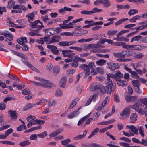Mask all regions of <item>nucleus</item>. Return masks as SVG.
Wrapping results in <instances>:
<instances>
[{
    "mask_svg": "<svg viewBox=\"0 0 147 147\" xmlns=\"http://www.w3.org/2000/svg\"><path fill=\"white\" fill-rule=\"evenodd\" d=\"M94 67V63L91 62L89 63L88 66L85 64H83L80 65L79 67L84 70V72L85 73V77L86 78L90 74L89 68L92 69Z\"/></svg>",
    "mask_w": 147,
    "mask_h": 147,
    "instance_id": "1",
    "label": "nucleus"
},
{
    "mask_svg": "<svg viewBox=\"0 0 147 147\" xmlns=\"http://www.w3.org/2000/svg\"><path fill=\"white\" fill-rule=\"evenodd\" d=\"M132 52L128 51H124L120 53H114V56L117 58H125L129 57L132 55Z\"/></svg>",
    "mask_w": 147,
    "mask_h": 147,
    "instance_id": "2",
    "label": "nucleus"
},
{
    "mask_svg": "<svg viewBox=\"0 0 147 147\" xmlns=\"http://www.w3.org/2000/svg\"><path fill=\"white\" fill-rule=\"evenodd\" d=\"M102 10L95 7L91 11L84 10L81 12V13L82 15H92L94 13L102 12Z\"/></svg>",
    "mask_w": 147,
    "mask_h": 147,
    "instance_id": "3",
    "label": "nucleus"
},
{
    "mask_svg": "<svg viewBox=\"0 0 147 147\" xmlns=\"http://www.w3.org/2000/svg\"><path fill=\"white\" fill-rule=\"evenodd\" d=\"M39 80L41 82V86L50 88L51 87L55 86V85L50 81L44 80L41 78H40Z\"/></svg>",
    "mask_w": 147,
    "mask_h": 147,
    "instance_id": "4",
    "label": "nucleus"
},
{
    "mask_svg": "<svg viewBox=\"0 0 147 147\" xmlns=\"http://www.w3.org/2000/svg\"><path fill=\"white\" fill-rule=\"evenodd\" d=\"M107 86H106V92L108 94H110L113 91L115 88V83H108L106 84Z\"/></svg>",
    "mask_w": 147,
    "mask_h": 147,
    "instance_id": "5",
    "label": "nucleus"
},
{
    "mask_svg": "<svg viewBox=\"0 0 147 147\" xmlns=\"http://www.w3.org/2000/svg\"><path fill=\"white\" fill-rule=\"evenodd\" d=\"M124 68L129 73H130L131 76L132 78L136 79H139L140 78V77L136 71H132L130 68L126 66H124Z\"/></svg>",
    "mask_w": 147,
    "mask_h": 147,
    "instance_id": "6",
    "label": "nucleus"
},
{
    "mask_svg": "<svg viewBox=\"0 0 147 147\" xmlns=\"http://www.w3.org/2000/svg\"><path fill=\"white\" fill-rule=\"evenodd\" d=\"M62 54L65 57H68L69 58H71L75 55V53L73 52V51L70 50H64L62 51Z\"/></svg>",
    "mask_w": 147,
    "mask_h": 147,
    "instance_id": "7",
    "label": "nucleus"
},
{
    "mask_svg": "<svg viewBox=\"0 0 147 147\" xmlns=\"http://www.w3.org/2000/svg\"><path fill=\"white\" fill-rule=\"evenodd\" d=\"M127 47L128 48V49H131V50H141L142 49H144L146 48V46H142L139 45H129L127 46Z\"/></svg>",
    "mask_w": 147,
    "mask_h": 147,
    "instance_id": "8",
    "label": "nucleus"
},
{
    "mask_svg": "<svg viewBox=\"0 0 147 147\" xmlns=\"http://www.w3.org/2000/svg\"><path fill=\"white\" fill-rule=\"evenodd\" d=\"M31 27L33 28H43L44 26L43 25L42 22L40 21L39 20H35L33 22L31 23Z\"/></svg>",
    "mask_w": 147,
    "mask_h": 147,
    "instance_id": "9",
    "label": "nucleus"
},
{
    "mask_svg": "<svg viewBox=\"0 0 147 147\" xmlns=\"http://www.w3.org/2000/svg\"><path fill=\"white\" fill-rule=\"evenodd\" d=\"M76 41H65L59 42L58 44L62 46H69L76 43Z\"/></svg>",
    "mask_w": 147,
    "mask_h": 147,
    "instance_id": "10",
    "label": "nucleus"
},
{
    "mask_svg": "<svg viewBox=\"0 0 147 147\" xmlns=\"http://www.w3.org/2000/svg\"><path fill=\"white\" fill-rule=\"evenodd\" d=\"M107 64L109 68L111 69L112 71L118 69L119 67V64L117 63H113L109 62L107 63Z\"/></svg>",
    "mask_w": 147,
    "mask_h": 147,
    "instance_id": "11",
    "label": "nucleus"
},
{
    "mask_svg": "<svg viewBox=\"0 0 147 147\" xmlns=\"http://www.w3.org/2000/svg\"><path fill=\"white\" fill-rule=\"evenodd\" d=\"M53 28H50L47 29H44L43 31L45 32L46 35L50 36L55 35L56 33L54 32Z\"/></svg>",
    "mask_w": 147,
    "mask_h": 147,
    "instance_id": "12",
    "label": "nucleus"
},
{
    "mask_svg": "<svg viewBox=\"0 0 147 147\" xmlns=\"http://www.w3.org/2000/svg\"><path fill=\"white\" fill-rule=\"evenodd\" d=\"M22 61L23 62V63L26 65V66H27L28 67L32 70H33L36 72H39L38 70L34 67L28 61H24L23 60H22Z\"/></svg>",
    "mask_w": 147,
    "mask_h": 147,
    "instance_id": "13",
    "label": "nucleus"
},
{
    "mask_svg": "<svg viewBox=\"0 0 147 147\" xmlns=\"http://www.w3.org/2000/svg\"><path fill=\"white\" fill-rule=\"evenodd\" d=\"M142 107V104L140 103L135 104L133 105V108L134 109L135 111L139 113H141L142 110L141 108Z\"/></svg>",
    "mask_w": 147,
    "mask_h": 147,
    "instance_id": "14",
    "label": "nucleus"
},
{
    "mask_svg": "<svg viewBox=\"0 0 147 147\" xmlns=\"http://www.w3.org/2000/svg\"><path fill=\"white\" fill-rule=\"evenodd\" d=\"M63 128H59L58 129L52 132L49 134V135L51 137H55L63 131Z\"/></svg>",
    "mask_w": 147,
    "mask_h": 147,
    "instance_id": "15",
    "label": "nucleus"
},
{
    "mask_svg": "<svg viewBox=\"0 0 147 147\" xmlns=\"http://www.w3.org/2000/svg\"><path fill=\"white\" fill-rule=\"evenodd\" d=\"M14 9H21L24 11H26L28 9L24 5L21 4L16 5L13 7Z\"/></svg>",
    "mask_w": 147,
    "mask_h": 147,
    "instance_id": "16",
    "label": "nucleus"
},
{
    "mask_svg": "<svg viewBox=\"0 0 147 147\" xmlns=\"http://www.w3.org/2000/svg\"><path fill=\"white\" fill-rule=\"evenodd\" d=\"M47 47L49 49H51V51L53 53L56 55H57L59 52L58 50L56 49L57 48L56 46L48 45L47 46Z\"/></svg>",
    "mask_w": 147,
    "mask_h": 147,
    "instance_id": "17",
    "label": "nucleus"
},
{
    "mask_svg": "<svg viewBox=\"0 0 147 147\" xmlns=\"http://www.w3.org/2000/svg\"><path fill=\"white\" fill-rule=\"evenodd\" d=\"M125 98L127 101L132 102L136 100L137 97L136 96H131L130 95H127Z\"/></svg>",
    "mask_w": 147,
    "mask_h": 147,
    "instance_id": "18",
    "label": "nucleus"
},
{
    "mask_svg": "<svg viewBox=\"0 0 147 147\" xmlns=\"http://www.w3.org/2000/svg\"><path fill=\"white\" fill-rule=\"evenodd\" d=\"M67 78L66 77H63L61 79L59 83V85L62 88H64L66 82Z\"/></svg>",
    "mask_w": 147,
    "mask_h": 147,
    "instance_id": "19",
    "label": "nucleus"
},
{
    "mask_svg": "<svg viewBox=\"0 0 147 147\" xmlns=\"http://www.w3.org/2000/svg\"><path fill=\"white\" fill-rule=\"evenodd\" d=\"M137 116L136 114L134 113H132L130 116V121L132 123H135L137 120Z\"/></svg>",
    "mask_w": 147,
    "mask_h": 147,
    "instance_id": "20",
    "label": "nucleus"
},
{
    "mask_svg": "<svg viewBox=\"0 0 147 147\" xmlns=\"http://www.w3.org/2000/svg\"><path fill=\"white\" fill-rule=\"evenodd\" d=\"M115 80L116 81L118 80L121 79V78L123 77V75L121 74L120 72L119 71H117L116 73H115Z\"/></svg>",
    "mask_w": 147,
    "mask_h": 147,
    "instance_id": "21",
    "label": "nucleus"
},
{
    "mask_svg": "<svg viewBox=\"0 0 147 147\" xmlns=\"http://www.w3.org/2000/svg\"><path fill=\"white\" fill-rule=\"evenodd\" d=\"M16 111H13L11 110H10L8 111V113L10 115V117L11 118L13 119H16L17 118V116L16 115Z\"/></svg>",
    "mask_w": 147,
    "mask_h": 147,
    "instance_id": "22",
    "label": "nucleus"
},
{
    "mask_svg": "<svg viewBox=\"0 0 147 147\" xmlns=\"http://www.w3.org/2000/svg\"><path fill=\"white\" fill-rule=\"evenodd\" d=\"M61 39V36L59 35H55L51 38L52 42L53 43L58 42Z\"/></svg>",
    "mask_w": 147,
    "mask_h": 147,
    "instance_id": "23",
    "label": "nucleus"
},
{
    "mask_svg": "<svg viewBox=\"0 0 147 147\" xmlns=\"http://www.w3.org/2000/svg\"><path fill=\"white\" fill-rule=\"evenodd\" d=\"M115 121V119H112L111 120H109L107 121H105L101 122L99 123L98 124V125H106L107 124H109L111 123L114 122Z\"/></svg>",
    "mask_w": 147,
    "mask_h": 147,
    "instance_id": "24",
    "label": "nucleus"
},
{
    "mask_svg": "<svg viewBox=\"0 0 147 147\" xmlns=\"http://www.w3.org/2000/svg\"><path fill=\"white\" fill-rule=\"evenodd\" d=\"M102 86V84H96L92 87H91L90 88V90L92 91L97 90L98 89H100L101 86Z\"/></svg>",
    "mask_w": 147,
    "mask_h": 147,
    "instance_id": "25",
    "label": "nucleus"
},
{
    "mask_svg": "<svg viewBox=\"0 0 147 147\" xmlns=\"http://www.w3.org/2000/svg\"><path fill=\"white\" fill-rule=\"evenodd\" d=\"M78 115V113L77 111H74L68 115L67 117L70 119H72L77 116Z\"/></svg>",
    "mask_w": 147,
    "mask_h": 147,
    "instance_id": "26",
    "label": "nucleus"
},
{
    "mask_svg": "<svg viewBox=\"0 0 147 147\" xmlns=\"http://www.w3.org/2000/svg\"><path fill=\"white\" fill-rule=\"evenodd\" d=\"M79 100L78 98H76L71 103L70 107L68 109V111L69 109H71L74 107L76 104L77 101Z\"/></svg>",
    "mask_w": 147,
    "mask_h": 147,
    "instance_id": "27",
    "label": "nucleus"
},
{
    "mask_svg": "<svg viewBox=\"0 0 147 147\" xmlns=\"http://www.w3.org/2000/svg\"><path fill=\"white\" fill-rule=\"evenodd\" d=\"M132 83L134 88L140 87L141 85L139 81L137 80H133L132 81Z\"/></svg>",
    "mask_w": 147,
    "mask_h": 147,
    "instance_id": "28",
    "label": "nucleus"
},
{
    "mask_svg": "<svg viewBox=\"0 0 147 147\" xmlns=\"http://www.w3.org/2000/svg\"><path fill=\"white\" fill-rule=\"evenodd\" d=\"M117 81V84L119 86L123 87L126 86L127 84V83L125 81H123L120 79Z\"/></svg>",
    "mask_w": 147,
    "mask_h": 147,
    "instance_id": "29",
    "label": "nucleus"
},
{
    "mask_svg": "<svg viewBox=\"0 0 147 147\" xmlns=\"http://www.w3.org/2000/svg\"><path fill=\"white\" fill-rule=\"evenodd\" d=\"M102 4L104 5V7L105 8H107L111 6V4L110 3V1L109 0H102Z\"/></svg>",
    "mask_w": 147,
    "mask_h": 147,
    "instance_id": "30",
    "label": "nucleus"
},
{
    "mask_svg": "<svg viewBox=\"0 0 147 147\" xmlns=\"http://www.w3.org/2000/svg\"><path fill=\"white\" fill-rule=\"evenodd\" d=\"M37 13V11H33L30 14L29 13L27 15L26 17L29 18L31 20H32L34 17H35V15Z\"/></svg>",
    "mask_w": 147,
    "mask_h": 147,
    "instance_id": "31",
    "label": "nucleus"
},
{
    "mask_svg": "<svg viewBox=\"0 0 147 147\" xmlns=\"http://www.w3.org/2000/svg\"><path fill=\"white\" fill-rule=\"evenodd\" d=\"M35 105V104H30L28 103V104L27 105H26L25 107L23 109V110L24 111H25L29 109H30L32 108Z\"/></svg>",
    "mask_w": 147,
    "mask_h": 147,
    "instance_id": "32",
    "label": "nucleus"
},
{
    "mask_svg": "<svg viewBox=\"0 0 147 147\" xmlns=\"http://www.w3.org/2000/svg\"><path fill=\"white\" fill-rule=\"evenodd\" d=\"M141 16L136 15L129 20V21L131 23L135 22L137 20L139 19Z\"/></svg>",
    "mask_w": 147,
    "mask_h": 147,
    "instance_id": "33",
    "label": "nucleus"
},
{
    "mask_svg": "<svg viewBox=\"0 0 147 147\" xmlns=\"http://www.w3.org/2000/svg\"><path fill=\"white\" fill-rule=\"evenodd\" d=\"M31 142L28 140H25L20 142L19 144L21 146H24L26 145H29Z\"/></svg>",
    "mask_w": 147,
    "mask_h": 147,
    "instance_id": "34",
    "label": "nucleus"
},
{
    "mask_svg": "<svg viewBox=\"0 0 147 147\" xmlns=\"http://www.w3.org/2000/svg\"><path fill=\"white\" fill-rule=\"evenodd\" d=\"M107 61L103 59H100L96 62V63L99 66H102L106 63Z\"/></svg>",
    "mask_w": 147,
    "mask_h": 147,
    "instance_id": "35",
    "label": "nucleus"
},
{
    "mask_svg": "<svg viewBox=\"0 0 147 147\" xmlns=\"http://www.w3.org/2000/svg\"><path fill=\"white\" fill-rule=\"evenodd\" d=\"M15 2L14 1H9L8 2V4L7 5V7L9 9L13 7L15 5Z\"/></svg>",
    "mask_w": 147,
    "mask_h": 147,
    "instance_id": "36",
    "label": "nucleus"
},
{
    "mask_svg": "<svg viewBox=\"0 0 147 147\" xmlns=\"http://www.w3.org/2000/svg\"><path fill=\"white\" fill-rule=\"evenodd\" d=\"M71 65L72 67L75 68L77 67L78 66V63L76 59H75V58L73 61H72Z\"/></svg>",
    "mask_w": 147,
    "mask_h": 147,
    "instance_id": "37",
    "label": "nucleus"
},
{
    "mask_svg": "<svg viewBox=\"0 0 147 147\" xmlns=\"http://www.w3.org/2000/svg\"><path fill=\"white\" fill-rule=\"evenodd\" d=\"M13 131V129L11 128H10L8 129L5 133L4 135L5 138V139L7 136L9 135L10 134L12 133Z\"/></svg>",
    "mask_w": 147,
    "mask_h": 147,
    "instance_id": "38",
    "label": "nucleus"
},
{
    "mask_svg": "<svg viewBox=\"0 0 147 147\" xmlns=\"http://www.w3.org/2000/svg\"><path fill=\"white\" fill-rule=\"evenodd\" d=\"M142 38V36L140 35L135 36L131 38V42H132L134 41H135L139 42V40L141 39Z\"/></svg>",
    "mask_w": 147,
    "mask_h": 147,
    "instance_id": "39",
    "label": "nucleus"
},
{
    "mask_svg": "<svg viewBox=\"0 0 147 147\" xmlns=\"http://www.w3.org/2000/svg\"><path fill=\"white\" fill-rule=\"evenodd\" d=\"M146 28H147V24L144 25L140 26L136 28V31H135L136 33L138 32V30H142Z\"/></svg>",
    "mask_w": 147,
    "mask_h": 147,
    "instance_id": "40",
    "label": "nucleus"
},
{
    "mask_svg": "<svg viewBox=\"0 0 147 147\" xmlns=\"http://www.w3.org/2000/svg\"><path fill=\"white\" fill-rule=\"evenodd\" d=\"M128 20V19L127 18H123L122 19L119 21H118L117 22L115 23V24L116 26L118 25H119L120 24H121L123 22L127 21Z\"/></svg>",
    "mask_w": 147,
    "mask_h": 147,
    "instance_id": "41",
    "label": "nucleus"
},
{
    "mask_svg": "<svg viewBox=\"0 0 147 147\" xmlns=\"http://www.w3.org/2000/svg\"><path fill=\"white\" fill-rule=\"evenodd\" d=\"M7 76L14 80L18 81H20L19 79L18 78H16V76L14 75H11L9 73H8V75H7Z\"/></svg>",
    "mask_w": 147,
    "mask_h": 147,
    "instance_id": "42",
    "label": "nucleus"
},
{
    "mask_svg": "<svg viewBox=\"0 0 147 147\" xmlns=\"http://www.w3.org/2000/svg\"><path fill=\"white\" fill-rule=\"evenodd\" d=\"M138 13V11L134 9H131L130 10L128 13V15L131 16Z\"/></svg>",
    "mask_w": 147,
    "mask_h": 147,
    "instance_id": "43",
    "label": "nucleus"
},
{
    "mask_svg": "<svg viewBox=\"0 0 147 147\" xmlns=\"http://www.w3.org/2000/svg\"><path fill=\"white\" fill-rule=\"evenodd\" d=\"M22 93L23 94L27 95L30 93V91L28 89L26 88L22 90Z\"/></svg>",
    "mask_w": 147,
    "mask_h": 147,
    "instance_id": "44",
    "label": "nucleus"
},
{
    "mask_svg": "<svg viewBox=\"0 0 147 147\" xmlns=\"http://www.w3.org/2000/svg\"><path fill=\"white\" fill-rule=\"evenodd\" d=\"M53 69L54 73L57 74L59 73L60 71V67L59 66H55L54 67Z\"/></svg>",
    "mask_w": 147,
    "mask_h": 147,
    "instance_id": "45",
    "label": "nucleus"
},
{
    "mask_svg": "<svg viewBox=\"0 0 147 147\" xmlns=\"http://www.w3.org/2000/svg\"><path fill=\"white\" fill-rule=\"evenodd\" d=\"M74 33V32L72 33L68 32H63L61 33L60 35L62 36L65 35L67 36H72L74 35H75L73 34Z\"/></svg>",
    "mask_w": 147,
    "mask_h": 147,
    "instance_id": "46",
    "label": "nucleus"
},
{
    "mask_svg": "<svg viewBox=\"0 0 147 147\" xmlns=\"http://www.w3.org/2000/svg\"><path fill=\"white\" fill-rule=\"evenodd\" d=\"M70 139L69 138L67 139L61 141L62 144L63 145H66L67 144L71 142Z\"/></svg>",
    "mask_w": 147,
    "mask_h": 147,
    "instance_id": "47",
    "label": "nucleus"
},
{
    "mask_svg": "<svg viewBox=\"0 0 147 147\" xmlns=\"http://www.w3.org/2000/svg\"><path fill=\"white\" fill-rule=\"evenodd\" d=\"M62 91L59 89L57 90L55 94V96L56 97H58L62 96Z\"/></svg>",
    "mask_w": 147,
    "mask_h": 147,
    "instance_id": "48",
    "label": "nucleus"
},
{
    "mask_svg": "<svg viewBox=\"0 0 147 147\" xmlns=\"http://www.w3.org/2000/svg\"><path fill=\"white\" fill-rule=\"evenodd\" d=\"M117 32V31L116 30H108L107 32V34L108 36H110L115 35Z\"/></svg>",
    "mask_w": 147,
    "mask_h": 147,
    "instance_id": "49",
    "label": "nucleus"
},
{
    "mask_svg": "<svg viewBox=\"0 0 147 147\" xmlns=\"http://www.w3.org/2000/svg\"><path fill=\"white\" fill-rule=\"evenodd\" d=\"M130 112V109L128 108H125L123 111L122 113L125 114L126 115H129Z\"/></svg>",
    "mask_w": 147,
    "mask_h": 147,
    "instance_id": "50",
    "label": "nucleus"
},
{
    "mask_svg": "<svg viewBox=\"0 0 147 147\" xmlns=\"http://www.w3.org/2000/svg\"><path fill=\"white\" fill-rule=\"evenodd\" d=\"M111 75V74L110 73H109L107 74V78L106 80V84H107L108 83H113V82L112 81L111 79L110 78Z\"/></svg>",
    "mask_w": 147,
    "mask_h": 147,
    "instance_id": "51",
    "label": "nucleus"
},
{
    "mask_svg": "<svg viewBox=\"0 0 147 147\" xmlns=\"http://www.w3.org/2000/svg\"><path fill=\"white\" fill-rule=\"evenodd\" d=\"M99 47L98 45H96L93 44H90L87 46V48H97Z\"/></svg>",
    "mask_w": 147,
    "mask_h": 147,
    "instance_id": "52",
    "label": "nucleus"
},
{
    "mask_svg": "<svg viewBox=\"0 0 147 147\" xmlns=\"http://www.w3.org/2000/svg\"><path fill=\"white\" fill-rule=\"evenodd\" d=\"M75 71L74 69H69L67 70V72L68 75H72L75 72Z\"/></svg>",
    "mask_w": 147,
    "mask_h": 147,
    "instance_id": "53",
    "label": "nucleus"
},
{
    "mask_svg": "<svg viewBox=\"0 0 147 147\" xmlns=\"http://www.w3.org/2000/svg\"><path fill=\"white\" fill-rule=\"evenodd\" d=\"M16 55L20 57L23 58L24 59H26V56L24 55L22 53L20 52H18L17 54Z\"/></svg>",
    "mask_w": 147,
    "mask_h": 147,
    "instance_id": "54",
    "label": "nucleus"
},
{
    "mask_svg": "<svg viewBox=\"0 0 147 147\" xmlns=\"http://www.w3.org/2000/svg\"><path fill=\"white\" fill-rule=\"evenodd\" d=\"M84 138L82 136V135H78L74 137L73 138V139L74 140L77 141L79 140L82 139Z\"/></svg>",
    "mask_w": 147,
    "mask_h": 147,
    "instance_id": "55",
    "label": "nucleus"
},
{
    "mask_svg": "<svg viewBox=\"0 0 147 147\" xmlns=\"http://www.w3.org/2000/svg\"><path fill=\"white\" fill-rule=\"evenodd\" d=\"M135 91L138 94H141L143 93V91L140 90L139 87L134 88Z\"/></svg>",
    "mask_w": 147,
    "mask_h": 147,
    "instance_id": "56",
    "label": "nucleus"
},
{
    "mask_svg": "<svg viewBox=\"0 0 147 147\" xmlns=\"http://www.w3.org/2000/svg\"><path fill=\"white\" fill-rule=\"evenodd\" d=\"M47 135V134L46 131H45L41 134H38L37 136L39 138H43L46 136Z\"/></svg>",
    "mask_w": 147,
    "mask_h": 147,
    "instance_id": "57",
    "label": "nucleus"
},
{
    "mask_svg": "<svg viewBox=\"0 0 147 147\" xmlns=\"http://www.w3.org/2000/svg\"><path fill=\"white\" fill-rule=\"evenodd\" d=\"M11 100H15V98L13 97H7L4 100V101L5 103L7 101H10Z\"/></svg>",
    "mask_w": 147,
    "mask_h": 147,
    "instance_id": "58",
    "label": "nucleus"
},
{
    "mask_svg": "<svg viewBox=\"0 0 147 147\" xmlns=\"http://www.w3.org/2000/svg\"><path fill=\"white\" fill-rule=\"evenodd\" d=\"M138 130L139 134L142 137H144V135L143 133V127L142 126H141L140 128H138Z\"/></svg>",
    "mask_w": 147,
    "mask_h": 147,
    "instance_id": "59",
    "label": "nucleus"
},
{
    "mask_svg": "<svg viewBox=\"0 0 147 147\" xmlns=\"http://www.w3.org/2000/svg\"><path fill=\"white\" fill-rule=\"evenodd\" d=\"M85 119V117H84L82 119H80L78 123V126H80L86 120Z\"/></svg>",
    "mask_w": 147,
    "mask_h": 147,
    "instance_id": "60",
    "label": "nucleus"
},
{
    "mask_svg": "<svg viewBox=\"0 0 147 147\" xmlns=\"http://www.w3.org/2000/svg\"><path fill=\"white\" fill-rule=\"evenodd\" d=\"M131 130L134 133V134L137 135L138 134V129L134 125L132 128H131Z\"/></svg>",
    "mask_w": 147,
    "mask_h": 147,
    "instance_id": "61",
    "label": "nucleus"
},
{
    "mask_svg": "<svg viewBox=\"0 0 147 147\" xmlns=\"http://www.w3.org/2000/svg\"><path fill=\"white\" fill-rule=\"evenodd\" d=\"M35 119L34 116H33L32 115H30L28 116L27 118V120L29 122H31L33 121Z\"/></svg>",
    "mask_w": 147,
    "mask_h": 147,
    "instance_id": "62",
    "label": "nucleus"
},
{
    "mask_svg": "<svg viewBox=\"0 0 147 147\" xmlns=\"http://www.w3.org/2000/svg\"><path fill=\"white\" fill-rule=\"evenodd\" d=\"M37 135L36 134H32L30 137V139L31 140H36L37 139Z\"/></svg>",
    "mask_w": 147,
    "mask_h": 147,
    "instance_id": "63",
    "label": "nucleus"
},
{
    "mask_svg": "<svg viewBox=\"0 0 147 147\" xmlns=\"http://www.w3.org/2000/svg\"><path fill=\"white\" fill-rule=\"evenodd\" d=\"M114 97L115 102L117 103L119 102H120V99L118 95L117 94H115Z\"/></svg>",
    "mask_w": 147,
    "mask_h": 147,
    "instance_id": "64",
    "label": "nucleus"
}]
</instances>
